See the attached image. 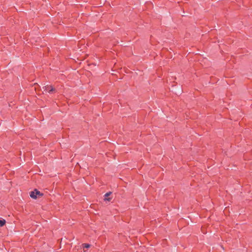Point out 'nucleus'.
Returning <instances> with one entry per match:
<instances>
[{
	"mask_svg": "<svg viewBox=\"0 0 252 252\" xmlns=\"http://www.w3.org/2000/svg\"><path fill=\"white\" fill-rule=\"evenodd\" d=\"M43 194L41 193L39 190L37 189H34L33 191H32L30 192V196L32 198L36 199L37 197L43 196Z\"/></svg>",
	"mask_w": 252,
	"mask_h": 252,
	"instance_id": "1",
	"label": "nucleus"
},
{
	"mask_svg": "<svg viewBox=\"0 0 252 252\" xmlns=\"http://www.w3.org/2000/svg\"><path fill=\"white\" fill-rule=\"evenodd\" d=\"M43 91L45 93H49L50 94H52L56 92L55 89L52 86L50 85H47L43 87Z\"/></svg>",
	"mask_w": 252,
	"mask_h": 252,
	"instance_id": "2",
	"label": "nucleus"
},
{
	"mask_svg": "<svg viewBox=\"0 0 252 252\" xmlns=\"http://www.w3.org/2000/svg\"><path fill=\"white\" fill-rule=\"evenodd\" d=\"M111 193H112V192H110V191L108 192H107L106 193H105V195H104V197H105V198H104V200L105 201H110L111 200V198H109V197H109V196Z\"/></svg>",
	"mask_w": 252,
	"mask_h": 252,
	"instance_id": "3",
	"label": "nucleus"
},
{
	"mask_svg": "<svg viewBox=\"0 0 252 252\" xmlns=\"http://www.w3.org/2000/svg\"><path fill=\"white\" fill-rule=\"evenodd\" d=\"M6 221L5 220H0V226H2L5 224Z\"/></svg>",
	"mask_w": 252,
	"mask_h": 252,
	"instance_id": "4",
	"label": "nucleus"
},
{
	"mask_svg": "<svg viewBox=\"0 0 252 252\" xmlns=\"http://www.w3.org/2000/svg\"><path fill=\"white\" fill-rule=\"evenodd\" d=\"M83 248H88L90 247V245H89L88 244H83Z\"/></svg>",
	"mask_w": 252,
	"mask_h": 252,
	"instance_id": "5",
	"label": "nucleus"
}]
</instances>
